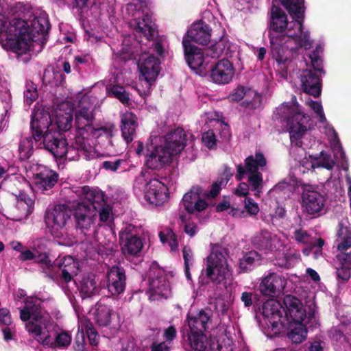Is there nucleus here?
<instances>
[{
  "instance_id": "1",
  "label": "nucleus",
  "mask_w": 351,
  "mask_h": 351,
  "mask_svg": "<svg viewBox=\"0 0 351 351\" xmlns=\"http://www.w3.org/2000/svg\"><path fill=\"white\" fill-rule=\"evenodd\" d=\"M55 126L52 124L50 113L44 108L36 109L34 107L30 121L32 136L26 137L29 143L32 138L36 141L43 140L44 147L56 158H62L73 148H67L66 139L60 132L53 131Z\"/></svg>"
},
{
  "instance_id": "2",
  "label": "nucleus",
  "mask_w": 351,
  "mask_h": 351,
  "mask_svg": "<svg viewBox=\"0 0 351 351\" xmlns=\"http://www.w3.org/2000/svg\"><path fill=\"white\" fill-rule=\"evenodd\" d=\"M29 5L23 4V62H28L44 49L51 28L45 12L38 16L30 12Z\"/></svg>"
},
{
  "instance_id": "3",
  "label": "nucleus",
  "mask_w": 351,
  "mask_h": 351,
  "mask_svg": "<svg viewBox=\"0 0 351 351\" xmlns=\"http://www.w3.org/2000/svg\"><path fill=\"white\" fill-rule=\"evenodd\" d=\"M281 117L285 121L289 133L291 145L297 147L302 146V138L307 131L305 125L306 117L302 112L295 96L289 102L282 104L280 109Z\"/></svg>"
},
{
  "instance_id": "4",
  "label": "nucleus",
  "mask_w": 351,
  "mask_h": 351,
  "mask_svg": "<svg viewBox=\"0 0 351 351\" xmlns=\"http://www.w3.org/2000/svg\"><path fill=\"white\" fill-rule=\"evenodd\" d=\"M22 5L19 3L10 12L9 24L0 19V44L20 56L22 41Z\"/></svg>"
},
{
  "instance_id": "5",
  "label": "nucleus",
  "mask_w": 351,
  "mask_h": 351,
  "mask_svg": "<svg viewBox=\"0 0 351 351\" xmlns=\"http://www.w3.org/2000/svg\"><path fill=\"white\" fill-rule=\"evenodd\" d=\"M149 5V0H138V3H128L126 9L132 16L134 15V12L142 10L141 17L134 19L131 21L130 25L136 32L142 34L147 40H151L157 33V28L152 19L153 13L148 8Z\"/></svg>"
},
{
  "instance_id": "6",
  "label": "nucleus",
  "mask_w": 351,
  "mask_h": 351,
  "mask_svg": "<svg viewBox=\"0 0 351 351\" xmlns=\"http://www.w3.org/2000/svg\"><path fill=\"white\" fill-rule=\"evenodd\" d=\"M280 4L287 10L289 14L295 20L294 26H296L297 30L293 31L289 29L287 32V36L294 40H299L300 45L306 49L311 47V42L310 40L309 33L303 32V21L304 18L305 6L304 0H278Z\"/></svg>"
},
{
  "instance_id": "7",
  "label": "nucleus",
  "mask_w": 351,
  "mask_h": 351,
  "mask_svg": "<svg viewBox=\"0 0 351 351\" xmlns=\"http://www.w3.org/2000/svg\"><path fill=\"white\" fill-rule=\"evenodd\" d=\"M302 188V207L304 211L312 217L316 218L324 213L326 198L313 185L300 181L298 184Z\"/></svg>"
},
{
  "instance_id": "8",
  "label": "nucleus",
  "mask_w": 351,
  "mask_h": 351,
  "mask_svg": "<svg viewBox=\"0 0 351 351\" xmlns=\"http://www.w3.org/2000/svg\"><path fill=\"white\" fill-rule=\"evenodd\" d=\"M76 268V263L71 256H64L56 260L55 269L49 273L47 277L62 286L68 285L71 282L75 285L73 278L77 275Z\"/></svg>"
},
{
  "instance_id": "9",
  "label": "nucleus",
  "mask_w": 351,
  "mask_h": 351,
  "mask_svg": "<svg viewBox=\"0 0 351 351\" xmlns=\"http://www.w3.org/2000/svg\"><path fill=\"white\" fill-rule=\"evenodd\" d=\"M23 322L25 330L36 341L43 346L50 344V332H53L51 328H54L55 325L47 322L43 316H36Z\"/></svg>"
},
{
  "instance_id": "10",
  "label": "nucleus",
  "mask_w": 351,
  "mask_h": 351,
  "mask_svg": "<svg viewBox=\"0 0 351 351\" xmlns=\"http://www.w3.org/2000/svg\"><path fill=\"white\" fill-rule=\"evenodd\" d=\"M73 215L76 228L86 234V231L89 230L94 224L97 211L92 209L84 202H79L73 206Z\"/></svg>"
},
{
  "instance_id": "11",
  "label": "nucleus",
  "mask_w": 351,
  "mask_h": 351,
  "mask_svg": "<svg viewBox=\"0 0 351 351\" xmlns=\"http://www.w3.org/2000/svg\"><path fill=\"white\" fill-rule=\"evenodd\" d=\"M234 73L235 69L233 64L228 59L223 58L210 66L208 77L213 83L225 85L232 80Z\"/></svg>"
},
{
  "instance_id": "12",
  "label": "nucleus",
  "mask_w": 351,
  "mask_h": 351,
  "mask_svg": "<svg viewBox=\"0 0 351 351\" xmlns=\"http://www.w3.org/2000/svg\"><path fill=\"white\" fill-rule=\"evenodd\" d=\"M282 308L280 303L275 300H268L263 305V316L267 319V325L276 334L280 333L284 327V323L282 322Z\"/></svg>"
},
{
  "instance_id": "13",
  "label": "nucleus",
  "mask_w": 351,
  "mask_h": 351,
  "mask_svg": "<svg viewBox=\"0 0 351 351\" xmlns=\"http://www.w3.org/2000/svg\"><path fill=\"white\" fill-rule=\"evenodd\" d=\"M107 287L113 296L123 293L126 287L127 276L125 269L121 265H112L106 273Z\"/></svg>"
},
{
  "instance_id": "14",
  "label": "nucleus",
  "mask_w": 351,
  "mask_h": 351,
  "mask_svg": "<svg viewBox=\"0 0 351 351\" xmlns=\"http://www.w3.org/2000/svg\"><path fill=\"white\" fill-rule=\"evenodd\" d=\"M168 189L166 185L158 179H150L144 188V198L155 206H160L168 198Z\"/></svg>"
},
{
  "instance_id": "15",
  "label": "nucleus",
  "mask_w": 351,
  "mask_h": 351,
  "mask_svg": "<svg viewBox=\"0 0 351 351\" xmlns=\"http://www.w3.org/2000/svg\"><path fill=\"white\" fill-rule=\"evenodd\" d=\"M132 226H126L119 232V242L123 254L126 256H136L143 247L141 239L132 232Z\"/></svg>"
},
{
  "instance_id": "16",
  "label": "nucleus",
  "mask_w": 351,
  "mask_h": 351,
  "mask_svg": "<svg viewBox=\"0 0 351 351\" xmlns=\"http://www.w3.org/2000/svg\"><path fill=\"white\" fill-rule=\"evenodd\" d=\"M72 210L66 204H58L51 209H47L45 215V221L48 226L53 228H62L70 219Z\"/></svg>"
},
{
  "instance_id": "17",
  "label": "nucleus",
  "mask_w": 351,
  "mask_h": 351,
  "mask_svg": "<svg viewBox=\"0 0 351 351\" xmlns=\"http://www.w3.org/2000/svg\"><path fill=\"white\" fill-rule=\"evenodd\" d=\"M187 136L182 128H177L169 131L165 137V143L162 147L170 154V156L177 155L183 150L186 146Z\"/></svg>"
},
{
  "instance_id": "18",
  "label": "nucleus",
  "mask_w": 351,
  "mask_h": 351,
  "mask_svg": "<svg viewBox=\"0 0 351 351\" xmlns=\"http://www.w3.org/2000/svg\"><path fill=\"white\" fill-rule=\"evenodd\" d=\"M160 60L154 55H143L138 62V68L145 80L150 85L160 73Z\"/></svg>"
},
{
  "instance_id": "19",
  "label": "nucleus",
  "mask_w": 351,
  "mask_h": 351,
  "mask_svg": "<svg viewBox=\"0 0 351 351\" xmlns=\"http://www.w3.org/2000/svg\"><path fill=\"white\" fill-rule=\"evenodd\" d=\"M283 303L286 306V311H283L289 323H302L306 317V312L302 302L295 296L287 295Z\"/></svg>"
},
{
  "instance_id": "20",
  "label": "nucleus",
  "mask_w": 351,
  "mask_h": 351,
  "mask_svg": "<svg viewBox=\"0 0 351 351\" xmlns=\"http://www.w3.org/2000/svg\"><path fill=\"white\" fill-rule=\"evenodd\" d=\"M145 165L151 169H159L171 162L172 157L162 147V145L147 147Z\"/></svg>"
},
{
  "instance_id": "21",
  "label": "nucleus",
  "mask_w": 351,
  "mask_h": 351,
  "mask_svg": "<svg viewBox=\"0 0 351 351\" xmlns=\"http://www.w3.org/2000/svg\"><path fill=\"white\" fill-rule=\"evenodd\" d=\"M203 189L199 186H193L191 190L186 193L182 202L187 213L193 214L195 212H201L208 208V203L200 198Z\"/></svg>"
},
{
  "instance_id": "22",
  "label": "nucleus",
  "mask_w": 351,
  "mask_h": 351,
  "mask_svg": "<svg viewBox=\"0 0 351 351\" xmlns=\"http://www.w3.org/2000/svg\"><path fill=\"white\" fill-rule=\"evenodd\" d=\"M267 165V160L261 152H256L255 155H250L244 160V165H237L236 179L241 181L247 173L259 172L260 168Z\"/></svg>"
},
{
  "instance_id": "23",
  "label": "nucleus",
  "mask_w": 351,
  "mask_h": 351,
  "mask_svg": "<svg viewBox=\"0 0 351 351\" xmlns=\"http://www.w3.org/2000/svg\"><path fill=\"white\" fill-rule=\"evenodd\" d=\"M212 29L208 24L202 20L193 23L186 32L187 38L191 43L206 45L210 41Z\"/></svg>"
},
{
  "instance_id": "24",
  "label": "nucleus",
  "mask_w": 351,
  "mask_h": 351,
  "mask_svg": "<svg viewBox=\"0 0 351 351\" xmlns=\"http://www.w3.org/2000/svg\"><path fill=\"white\" fill-rule=\"evenodd\" d=\"M284 279L276 273H269L263 278L259 285L260 292L265 296L274 297L283 291Z\"/></svg>"
},
{
  "instance_id": "25",
  "label": "nucleus",
  "mask_w": 351,
  "mask_h": 351,
  "mask_svg": "<svg viewBox=\"0 0 351 351\" xmlns=\"http://www.w3.org/2000/svg\"><path fill=\"white\" fill-rule=\"evenodd\" d=\"M302 89L308 95L318 97L322 93V79L320 75L311 69H305L301 75Z\"/></svg>"
},
{
  "instance_id": "26",
  "label": "nucleus",
  "mask_w": 351,
  "mask_h": 351,
  "mask_svg": "<svg viewBox=\"0 0 351 351\" xmlns=\"http://www.w3.org/2000/svg\"><path fill=\"white\" fill-rule=\"evenodd\" d=\"M182 46L184 58L189 66L193 70L202 71L204 61V56L202 49L191 43V41L186 38H183Z\"/></svg>"
},
{
  "instance_id": "27",
  "label": "nucleus",
  "mask_w": 351,
  "mask_h": 351,
  "mask_svg": "<svg viewBox=\"0 0 351 351\" xmlns=\"http://www.w3.org/2000/svg\"><path fill=\"white\" fill-rule=\"evenodd\" d=\"M34 175V183L42 191L51 189L59 179V174L54 170L47 167H40Z\"/></svg>"
},
{
  "instance_id": "28",
  "label": "nucleus",
  "mask_w": 351,
  "mask_h": 351,
  "mask_svg": "<svg viewBox=\"0 0 351 351\" xmlns=\"http://www.w3.org/2000/svg\"><path fill=\"white\" fill-rule=\"evenodd\" d=\"M269 35L271 32L275 33H283L292 27H288V18L286 13L278 6L272 5L270 11Z\"/></svg>"
},
{
  "instance_id": "29",
  "label": "nucleus",
  "mask_w": 351,
  "mask_h": 351,
  "mask_svg": "<svg viewBox=\"0 0 351 351\" xmlns=\"http://www.w3.org/2000/svg\"><path fill=\"white\" fill-rule=\"evenodd\" d=\"M138 118L132 112H126L121 117V136L127 144L130 143L136 134L138 127Z\"/></svg>"
},
{
  "instance_id": "30",
  "label": "nucleus",
  "mask_w": 351,
  "mask_h": 351,
  "mask_svg": "<svg viewBox=\"0 0 351 351\" xmlns=\"http://www.w3.org/2000/svg\"><path fill=\"white\" fill-rule=\"evenodd\" d=\"M211 318L210 309H201L195 315H187L186 320L189 327V331L204 332L208 328V323Z\"/></svg>"
},
{
  "instance_id": "31",
  "label": "nucleus",
  "mask_w": 351,
  "mask_h": 351,
  "mask_svg": "<svg viewBox=\"0 0 351 351\" xmlns=\"http://www.w3.org/2000/svg\"><path fill=\"white\" fill-rule=\"evenodd\" d=\"M75 128L77 130L88 132L94 131L93 121L95 116L92 111L87 107L76 109L74 112Z\"/></svg>"
},
{
  "instance_id": "32",
  "label": "nucleus",
  "mask_w": 351,
  "mask_h": 351,
  "mask_svg": "<svg viewBox=\"0 0 351 351\" xmlns=\"http://www.w3.org/2000/svg\"><path fill=\"white\" fill-rule=\"evenodd\" d=\"M82 195L84 202L92 209L97 211V208L105 204L104 193L97 189L90 188L89 186H84L82 188Z\"/></svg>"
},
{
  "instance_id": "33",
  "label": "nucleus",
  "mask_w": 351,
  "mask_h": 351,
  "mask_svg": "<svg viewBox=\"0 0 351 351\" xmlns=\"http://www.w3.org/2000/svg\"><path fill=\"white\" fill-rule=\"evenodd\" d=\"M226 250L217 249L213 250L206 258V265H208V275L212 274V265L215 266V269H219V274L220 277L224 275V267H228L226 258Z\"/></svg>"
},
{
  "instance_id": "34",
  "label": "nucleus",
  "mask_w": 351,
  "mask_h": 351,
  "mask_svg": "<svg viewBox=\"0 0 351 351\" xmlns=\"http://www.w3.org/2000/svg\"><path fill=\"white\" fill-rule=\"evenodd\" d=\"M269 38L270 41V53L272 58L279 64H286L287 62H290L291 60L287 55L289 53V49L278 42L280 36L269 34Z\"/></svg>"
},
{
  "instance_id": "35",
  "label": "nucleus",
  "mask_w": 351,
  "mask_h": 351,
  "mask_svg": "<svg viewBox=\"0 0 351 351\" xmlns=\"http://www.w3.org/2000/svg\"><path fill=\"white\" fill-rule=\"evenodd\" d=\"M90 136H93V134L91 132L84 131V130H76V134L75 136V145L74 146H67V143L66 142V146L67 148H73V149H71L69 152L66 154V155L64 156L63 158H74L75 155L72 154V152H74L75 153L78 151H83V152H88V139Z\"/></svg>"
},
{
  "instance_id": "36",
  "label": "nucleus",
  "mask_w": 351,
  "mask_h": 351,
  "mask_svg": "<svg viewBox=\"0 0 351 351\" xmlns=\"http://www.w3.org/2000/svg\"><path fill=\"white\" fill-rule=\"evenodd\" d=\"M252 244L255 248L267 252L272 251L275 247L271 233L267 230H261L256 232L252 237Z\"/></svg>"
},
{
  "instance_id": "37",
  "label": "nucleus",
  "mask_w": 351,
  "mask_h": 351,
  "mask_svg": "<svg viewBox=\"0 0 351 351\" xmlns=\"http://www.w3.org/2000/svg\"><path fill=\"white\" fill-rule=\"evenodd\" d=\"M261 255L256 250L245 252L239 260V272L247 273L253 270L261 264Z\"/></svg>"
},
{
  "instance_id": "38",
  "label": "nucleus",
  "mask_w": 351,
  "mask_h": 351,
  "mask_svg": "<svg viewBox=\"0 0 351 351\" xmlns=\"http://www.w3.org/2000/svg\"><path fill=\"white\" fill-rule=\"evenodd\" d=\"M53 332H50V344H45L49 348H66L71 342V336L68 332L62 331L58 332L56 330V326L55 328H51Z\"/></svg>"
},
{
  "instance_id": "39",
  "label": "nucleus",
  "mask_w": 351,
  "mask_h": 351,
  "mask_svg": "<svg viewBox=\"0 0 351 351\" xmlns=\"http://www.w3.org/2000/svg\"><path fill=\"white\" fill-rule=\"evenodd\" d=\"M307 335V329L303 323H289L287 336L294 343L304 341Z\"/></svg>"
},
{
  "instance_id": "40",
  "label": "nucleus",
  "mask_w": 351,
  "mask_h": 351,
  "mask_svg": "<svg viewBox=\"0 0 351 351\" xmlns=\"http://www.w3.org/2000/svg\"><path fill=\"white\" fill-rule=\"evenodd\" d=\"M112 310L105 304L97 302L95 313V319L96 323L101 327L110 326L111 322V315Z\"/></svg>"
},
{
  "instance_id": "41",
  "label": "nucleus",
  "mask_w": 351,
  "mask_h": 351,
  "mask_svg": "<svg viewBox=\"0 0 351 351\" xmlns=\"http://www.w3.org/2000/svg\"><path fill=\"white\" fill-rule=\"evenodd\" d=\"M80 290L82 298H88L97 294L99 287L97 286L95 277L88 275L82 278Z\"/></svg>"
},
{
  "instance_id": "42",
  "label": "nucleus",
  "mask_w": 351,
  "mask_h": 351,
  "mask_svg": "<svg viewBox=\"0 0 351 351\" xmlns=\"http://www.w3.org/2000/svg\"><path fill=\"white\" fill-rule=\"evenodd\" d=\"M188 340L191 349L204 351L208 346V339L204 332L193 331L188 333Z\"/></svg>"
},
{
  "instance_id": "43",
  "label": "nucleus",
  "mask_w": 351,
  "mask_h": 351,
  "mask_svg": "<svg viewBox=\"0 0 351 351\" xmlns=\"http://www.w3.org/2000/svg\"><path fill=\"white\" fill-rule=\"evenodd\" d=\"M73 119V114L70 112H62L58 113L56 115V124L53 125L55 126L53 131L60 132L62 136L65 139L62 132L69 131L72 128Z\"/></svg>"
},
{
  "instance_id": "44",
  "label": "nucleus",
  "mask_w": 351,
  "mask_h": 351,
  "mask_svg": "<svg viewBox=\"0 0 351 351\" xmlns=\"http://www.w3.org/2000/svg\"><path fill=\"white\" fill-rule=\"evenodd\" d=\"M153 295L167 298L170 294L169 283L167 278L154 280L149 283Z\"/></svg>"
},
{
  "instance_id": "45",
  "label": "nucleus",
  "mask_w": 351,
  "mask_h": 351,
  "mask_svg": "<svg viewBox=\"0 0 351 351\" xmlns=\"http://www.w3.org/2000/svg\"><path fill=\"white\" fill-rule=\"evenodd\" d=\"M23 302V321L34 318L36 316H43L41 315L40 305L38 304L36 301L33 298L27 299Z\"/></svg>"
},
{
  "instance_id": "46",
  "label": "nucleus",
  "mask_w": 351,
  "mask_h": 351,
  "mask_svg": "<svg viewBox=\"0 0 351 351\" xmlns=\"http://www.w3.org/2000/svg\"><path fill=\"white\" fill-rule=\"evenodd\" d=\"M337 249L345 251L351 247V228L341 226L337 232Z\"/></svg>"
},
{
  "instance_id": "47",
  "label": "nucleus",
  "mask_w": 351,
  "mask_h": 351,
  "mask_svg": "<svg viewBox=\"0 0 351 351\" xmlns=\"http://www.w3.org/2000/svg\"><path fill=\"white\" fill-rule=\"evenodd\" d=\"M247 182L251 190L255 191L254 195L259 196L262 192L263 178V174L259 172L248 173Z\"/></svg>"
},
{
  "instance_id": "48",
  "label": "nucleus",
  "mask_w": 351,
  "mask_h": 351,
  "mask_svg": "<svg viewBox=\"0 0 351 351\" xmlns=\"http://www.w3.org/2000/svg\"><path fill=\"white\" fill-rule=\"evenodd\" d=\"M34 261L36 263L41 265V267L47 276L51 270L55 269L56 261H51L49 254L46 252L41 253L37 250Z\"/></svg>"
},
{
  "instance_id": "49",
  "label": "nucleus",
  "mask_w": 351,
  "mask_h": 351,
  "mask_svg": "<svg viewBox=\"0 0 351 351\" xmlns=\"http://www.w3.org/2000/svg\"><path fill=\"white\" fill-rule=\"evenodd\" d=\"M109 96L114 97L119 100L123 104L126 105L130 102L129 94L125 91V88L119 85H112L107 88Z\"/></svg>"
},
{
  "instance_id": "50",
  "label": "nucleus",
  "mask_w": 351,
  "mask_h": 351,
  "mask_svg": "<svg viewBox=\"0 0 351 351\" xmlns=\"http://www.w3.org/2000/svg\"><path fill=\"white\" fill-rule=\"evenodd\" d=\"M26 90L23 91V98L27 105H31L38 97L37 86L32 82L26 84Z\"/></svg>"
},
{
  "instance_id": "51",
  "label": "nucleus",
  "mask_w": 351,
  "mask_h": 351,
  "mask_svg": "<svg viewBox=\"0 0 351 351\" xmlns=\"http://www.w3.org/2000/svg\"><path fill=\"white\" fill-rule=\"evenodd\" d=\"M149 283L152 282L154 280H162V278H167L165 271L160 268L158 265L154 262L150 265L149 271L147 272Z\"/></svg>"
},
{
  "instance_id": "52",
  "label": "nucleus",
  "mask_w": 351,
  "mask_h": 351,
  "mask_svg": "<svg viewBox=\"0 0 351 351\" xmlns=\"http://www.w3.org/2000/svg\"><path fill=\"white\" fill-rule=\"evenodd\" d=\"M259 300L258 295L252 291H245L241 293V301L243 302L244 306L247 309L254 306Z\"/></svg>"
},
{
  "instance_id": "53",
  "label": "nucleus",
  "mask_w": 351,
  "mask_h": 351,
  "mask_svg": "<svg viewBox=\"0 0 351 351\" xmlns=\"http://www.w3.org/2000/svg\"><path fill=\"white\" fill-rule=\"evenodd\" d=\"M115 130L116 129L114 125L101 126L99 128H94V131H92V134L93 136L95 138L104 136L106 138L111 139L114 135Z\"/></svg>"
},
{
  "instance_id": "54",
  "label": "nucleus",
  "mask_w": 351,
  "mask_h": 351,
  "mask_svg": "<svg viewBox=\"0 0 351 351\" xmlns=\"http://www.w3.org/2000/svg\"><path fill=\"white\" fill-rule=\"evenodd\" d=\"M337 277L339 280L346 282L351 277V270L341 261H339V266L336 270Z\"/></svg>"
},
{
  "instance_id": "55",
  "label": "nucleus",
  "mask_w": 351,
  "mask_h": 351,
  "mask_svg": "<svg viewBox=\"0 0 351 351\" xmlns=\"http://www.w3.org/2000/svg\"><path fill=\"white\" fill-rule=\"evenodd\" d=\"M291 180L289 181L284 180L274 187V191L278 193H283L284 195H289V193H292L294 191V185L291 184Z\"/></svg>"
},
{
  "instance_id": "56",
  "label": "nucleus",
  "mask_w": 351,
  "mask_h": 351,
  "mask_svg": "<svg viewBox=\"0 0 351 351\" xmlns=\"http://www.w3.org/2000/svg\"><path fill=\"white\" fill-rule=\"evenodd\" d=\"M86 332L91 346H97L99 335L91 322H88L85 326Z\"/></svg>"
},
{
  "instance_id": "57",
  "label": "nucleus",
  "mask_w": 351,
  "mask_h": 351,
  "mask_svg": "<svg viewBox=\"0 0 351 351\" xmlns=\"http://www.w3.org/2000/svg\"><path fill=\"white\" fill-rule=\"evenodd\" d=\"M309 58L311 60V64L314 69L313 71L324 73V71L322 66L323 61L319 56V51L317 49L313 50L310 54Z\"/></svg>"
},
{
  "instance_id": "58",
  "label": "nucleus",
  "mask_w": 351,
  "mask_h": 351,
  "mask_svg": "<svg viewBox=\"0 0 351 351\" xmlns=\"http://www.w3.org/2000/svg\"><path fill=\"white\" fill-rule=\"evenodd\" d=\"M224 275H223L221 277L218 276L219 274V269H215V266L212 265V274L208 275V265H206V276L208 278H209L212 282L215 283H220L222 280L226 278L227 276L228 275L229 270L228 269V267H224Z\"/></svg>"
},
{
  "instance_id": "59",
  "label": "nucleus",
  "mask_w": 351,
  "mask_h": 351,
  "mask_svg": "<svg viewBox=\"0 0 351 351\" xmlns=\"http://www.w3.org/2000/svg\"><path fill=\"white\" fill-rule=\"evenodd\" d=\"M335 161L332 159L330 154L322 152L320 153V160L319 166L324 167L328 170H332L335 166Z\"/></svg>"
},
{
  "instance_id": "60",
  "label": "nucleus",
  "mask_w": 351,
  "mask_h": 351,
  "mask_svg": "<svg viewBox=\"0 0 351 351\" xmlns=\"http://www.w3.org/2000/svg\"><path fill=\"white\" fill-rule=\"evenodd\" d=\"M262 102V97L260 94L256 93L251 100H244L241 105L245 108H250L251 110H255L258 108Z\"/></svg>"
},
{
  "instance_id": "61",
  "label": "nucleus",
  "mask_w": 351,
  "mask_h": 351,
  "mask_svg": "<svg viewBox=\"0 0 351 351\" xmlns=\"http://www.w3.org/2000/svg\"><path fill=\"white\" fill-rule=\"evenodd\" d=\"M163 338L165 342L172 346L173 341L177 338V330L175 326L171 325L164 330Z\"/></svg>"
},
{
  "instance_id": "62",
  "label": "nucleus",
  "mask_w": 351,
  "mask_h": 351,
  "mask_svg": "<svg viewBox=\"0 0 351 351\" xmlns=\"http://www.w3.org/2000/svg\"><path fill=\"white\" fill-rule=\"evenodd\" d=\"M97 213H99L100 221L106 222L112 213V208L105 202L104 206L97 208Z\"/></svg>"
},
{
  "instance_id": "63",
  "label": "nucleus",
  "mask_w": 351,
  "mask_h": 351,
  "mask_svg": "<svg viewBox=\"0 0 351 351\" xmlns=\"http://www.w3.org/2000/svg\"><path fill=\"white\" fill-rule=\"evenodd\" d=\"M124 162L125 160L122 159H117L114 161L106 160L102 162L101 167L106 170L115 172L119 169L121 164Z\"/></svg>"
},
{
  "instance_id": "64",
  "label": "nucleus",
  "mask_w": 351,
  "mask_h": 351,
  "mask_svg": "<svg viewBox=\"0 0 351 351\" xmlns=\"http://www.w3.org/2000/svg\"><path fill=\"white\" fill-rule=\"evenodd\" d=\"M172 346L165 341L153 342L150 346L151 351H171Z\"/></svg>"
}]
</instances>
